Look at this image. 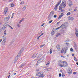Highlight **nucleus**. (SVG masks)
I'll return each mask as SVG.
<instances>
[{
    "instance_id": "obj_1",
    "label": "nucleus",
    "mask_w": 78,
    "mask_h": 78,
    "mask_svg": "<svg viewBox=\"0 0 78 78\" xmlns=\"http://www.w3.org/2000/svg\"><path fill=\"white\" fill-rule=\"evenodd\" d=\"M66 6V2L65 0H63L62 3L59 6V9L61 10L63 8H65Z\"/></svg>"
},
{
    "instance_id": "obj_2",
    "label": "nucleus",
    "mask_w": 78,
    "mask_h": 78,
    "mask_svg": "<svg viewBox=\"0 0 78 78\" xmlns=\"http://www.w3.org/2000/svg\"><path fill=\"white\" fill-rule=\"evenodd\" d=\"M23 50V49L22 48L21 49V50L19 52V53L18 54L17 56L16 57L14 61V62H16L18 60V57H19L21 55V53H22Z\"/></svg>"
},
{
    "instance_id": "obj_3",
    "label": "nucleus",
    "mask_w": 78,
    "mask_h": 78,
    "mask_svg": "<svg viewBox=\"0 0 78 78\" xmlns=\"http://www.w3.org/2000/svg\"><path fill=\"white\" fill-rule=\"evenodd\" d=\"M68 50V47H65L63 48H62V50H61V53H64L65 54L66 52H67V51Z\"/></svg>"
},
{
    "instance_id": "obj_4",
    "label": "nucleus",
    "mask_w": 78,
    "mask_h": 78,
    "mask_svg": "<svg viewBox=\"0 0 78 78\" xmlns=\"http://www.w3.org/2000/svg\"><path fill=\"white\" fill-rule=\"evenodd\" d=\"M38 75L39 76L38 78H42L45 76V75L44 74V72H39Z\"/></svg>"
},
{
    "instance_id": "obj_5",
    "label": "nucleus",
    "mask_w": 78,
    "mask_h": 78,
    "mask_svg": "<svg viewBox=\"0 0 78 78\" xmlns=\"http://www.w3.org/2000/svg\"><path fill=\"white\" fill-rule=\"evenodd\" d=\"M44 57H43L42 58H41L39 60H38L37 61V64H40L41 63V62H42L44 61Z\"/></svg>"
},
{
    "instance_id": "obj_6",
    "label": "nucleus",
    "mask_w": 78,
    "mask_h": 78,
    "mask_svg": "<svg viewBox=\"0 0 78 78\" xmlns=\"http://www.w3.org/2000/svg\"><path fill=\"white\" fill-rule=\"evenodd\" d=\"M61 0H60L59 2H58L57 3V4L55 6L54 9H55V10H56L58 8V6L60 5V3H61Z\"/></svg>"
},
{
    "instance_id": "obj_7",
    "label": "nucleus",
    "mask_w": 78,
    "mask_h": 78,
    "mask_svg": "<svg viewBox=\"0 0 78 78\" xmlns=\"http://www.w3.org/2000/svg\"><path fill=\"white\" fill-rule=\"evenodd\" d=\"M8 9L7 8H6L4 10V12H3V14L4 15H6V14H7L8 13Z\"/></svg>"
},
{
    "instance_id": "obj_8",
    "label": "nucleus",
    "mask_w": 78,
    "mask_h": 78,
    "mask_svg": "<svg viewBox=\"0 0 78 78\" xmlns=\"http://www.w3.org/2000/svg\"><path fill=\"white\" fill-rule=\"evenodd\" d=\"M6 37H5L3 38V40L2 42V44H4L6 42Z\"/></svg>"
},
{
    "instance_id": "obj_9",
    "label": "nucleus",
    "mask_w": 78,
    "mask_h": 78,
    "mask_svg": "<svg viewBox=\"0 0 78 78\" xmlns=\"http://www.w3.org/2000/svg\"><path fill=\"white\" fill-rule=\"evenodd\" d=\"M10 18V17L9 16L6 17L4 19V21H5V22H7L8 20H9Z\"/></svg>"
},
{
    "instance_id": "obj_10",
    "label": "nucleus",
    "mask_w": 78,
    "mask_h": 78,
    "mask_svg": "<svg viewBox=\"0 0 78 78\" xmlns=\"http://www.w3.org/2000/svg\"><path fill=\"white\" fill-rule=\"evenodd\" d=\"M63 64L64 67H67V63L66 62H63Z\"/></svg>"
},
{
    "instance_id": "obj_11",
    "label": "nucleus",
    "mask_w": 78,
    "mask_h": 78,
    "mask_svg": "<svg viewBox=\"0 0 78 78\" xmlns=\"http://www.w3.org/2000/svg\"><path fill=\"white\" fill-rule=\"evenodd\" d=\"M75 34L76 36L77 37H78V30H77V28H75Z\"/></svg>"
},
{
    "instance_id": "obj_12",
    "label": "nucleus",
    "mask_w": 78,
    "mask_h": 78,
    "mask_svg": "<svg viewBox=\"0 0 78 78\" xmlns=\"http://www.w3.org/2000/svg\"><path fill=\"white\" fill-rule=\"evenodd\" d=\"M68 19L69 20H74V18L71 16H69L68 17Z\"/></svg>"
},
{
    "instance_id": "obj_13",
    "label": "nucleus",
    "mask_w": 78,
    "mask_h": 78,
    "mask_svg": "<svg viewBox=\"0 0 78 78\" xmlns=\"http://www.w3.org/2000/svg\"><path fill=\"white\" fill-rule=\"evenodd\" d=\"M56 48L58 50H61V46L60 45H58L56 46Z\"/></svg>"
},
{
    "instance_id": "obj_14",
    "label": "nucleus",
    "mask_w": 78,
    "mask_h": 78,
    "mask_svg": "<svg viewBox=\"0 0 78 78\" xmlns=\"http://www.w3.org/2000/svg\"><path fill=\"white\" fill-rule=\"evenodd\" d=\"M68 4L69 5V6H71L72 4V2L71 1H69L68 2Z\"/></svg>"
},
{
    "instance_id": "obj_15",
    "label": "nucleus",
    "mask_w": 78,
    "mask_h": 78,
    "mask_svg": "<svg viewBox=\"0 0 78 78\" xmlns=\"http://www.w3.org/2000/svg\"><path fill=\"white\" fill-rule=\"evenodd\" d=\"M65 27L66 26H65V24H63L60 26V27H62V29H64V28H65Z\"/></svg>"
},
{
    "instance_id": "obj_16",
    "label": "nucleus",
    "mask_w": 78,
    "mask_h": 78,
    "mask_svg": "<svg viewBox=\"0 0 78 78\" xmlns=\"http://www.w3.org/2000/svg\"><path fill=\"white\" fill-rule=\"evenodd\" d=\"M54 15V12L53 11H52L51 12L50 14V17H52Z\"/></svg>"
},
{
    "instance_id": "obj_17",
    "label": "nucleus",
    "mask_w": 78,
    "mask_h": 78,
    "mask_svg": "<svg viewBox=\"0 0 78 78\" xmlns=\"http://www.w3.org/2000/svg\"><path fill=\"white\" fill-rule=\"evenodd\" d=\"M25 64L24 63H22L21 65L20 66L21 67H25Z\"/></svg>"
},
{
    "instance_id": "obj_18",
    "label": "nucleus",
    "mask_w": 78,
    "mask_h": 78,
    "mask_svg": "<svg viewBox=\"0 0 78 78\" xmlns=\"http://www.w3.org/2000/svg\"><path fill=\"white\" fill-rule=\"evenodd\" d=\"M8 23H6L4 24V27H7V26H8Z\"/></svg>"
},
{
    "instance_id": "obj_19",
    "label": "nucleus",
    "mask_w": 78,
    "mask_h": 78,
    "mask_svg": "<svg viewBox=\"0 0 78 78\" xmlns=\"http://www.w3.org/2000/svg\"><path fill=\"white\" fill-rule=\"evenodd\" d=\"M58 65L59 66H60V67H64L63 65H62L61 64H60V63L58 64Z\"/></svg>"
},
{
    "instance_id": "obj_20",
    "label": "nucleus",
    "mask_w": 78,
    "mask_h": 78,
    "mask_svg": "<svg viewBox=\"0 0 78 78\" xmlns=\"http://www.w3.org/2000/svg\"><path fill=\"white\" fill-rule=\"evenodd\" d=\"M55 34V33H54V31L52 30L51 32V35L53 36V34Z\"/></svg>"
},
{
    "instance_id": "obj_21",
    "label": "nucleus",
    "mask_w": 78,
    "mask_h": 78,
    "mask_svg": "<svg viewBox=\"0 0 78 78\" xmlns=\"http://www.w3.org/2000/svg\"><path fill=\"white\" fill-rule=\"evenodd\" d=\"M52 49H50V54H51L52 53Z\"/></svg>"
},
{
    "instance_id": "obj_22",
    "label": "nucleus",
    "mask_w": 78,
    "mask_h": 78,
    "mask_svg": "<svg viewBox=\"0 0 78 78\" xmlns=\"http://www.w3.org/2000/svg\"><path fill=\"white\" fill-rule=\"evenodd\" d=\"M11 7H14V4H13V3H11Z\"/></svg>"
},
{
    "instance_id": "obj_23",
    "label": "nucleus",
    "mask_w": 78,
    "mask_h": 78,
    "mask_svg": "<svg viewBox=\"0 0 78 78\" xmlns=\"http://www.w3.org/2000/svg\"><path fill=\"white\" fill-rule=\"evenodd\" d=\"M36 55H37V54H34L32 58H35L36 56Z\"/></svg>"
},
{
    "instance_id": "obj_24",
    "label": "nucleus",
    "mask_w": 78,
    "mask_h": 78,
    "mask_svg": "<svg viewBox=\"0 0 78 78\" xmlns=\"http://www.w3.org/2000/svg\"><path fill=\"white\" fill-rule=\"evenodd\" d=\"M42 56V55L40 54H39L38 56V58H41V56Z\"/></svg>"
},
{
    "instance_id": "obj_25",
    "label": "nucleus",
    "mask_w": 78,
    "mask_h": 78,
    "mask_svg": "<svg viewBox=\"0 0 78 78\" xmlns=\"http://www.w3.org/2000/svg\"><path fill=\"white\" fill-rule=\"evenodd\" d=\"M25 9H26V7H24L23 8V11H25Z\"/></svg>"
},
{
    "instance_id": "obj_26",
    "label": "nucleus",
    "mask_w": 78,
    "mask_h": 78,
    "mask_svg": "<svg viewBox=\"0 0 78 78\" xmlns=\"http://www.w3.org/2000/svg\"><path fill=\"white\" fill-rule=\"evenodd\" d=\"M23 20V19H22L20 20V22H19L20 24V23H21Z\"/></svg>"
},
{
    "instance_id": "obj_27",
    "label": "nucleus",
    "mask_w": 78,
    "mask_h": 78,
    "mask_svg": "<svg viewBox=\"0 0 78 78\" xmlns=\"http://www.w3.org/2000/svg\"><path fill=\"white\" fill-rule=\"evenodd\" d=\"M74 60H75V61H77V59H76V57H74Z\"/></svg>"
},
{
    "instance_id": "obj_28",
    "label": "nucleus",
    "mask_w": 78,
    "mask_h": 78,
    "mask_svg": "<svg viewBox=\"0 0 78 78\" xmlns=\"http://www.w3.org/2000/svg\"><path fill=\"white\" fill-rule=\"evenodd\" d=\"M62 17V16H61V15H60L58 17V19H60V18H61V17Z\"/></svg>"
},
{
    "instance_id": "obj_29",
    "label": "nucleus",
    "mask_w": 78,
    "mask_h": 78,
    "mask_svg": "<svg viewBox=\"0 0 78 78\" xmlns=\"http://www.w3.org/2000/svg\"><path fill=\"white\" fill-rule=\"evenodd\" d=\"M48 66H49V63H47L46 65V67H48Z\"/></svg>"
},
{
    "instance_id": "obj_30",
    "label": "nucleus",
    "mask_w": 78,
    "mask_h": 78,
    "mask_svg": "<svg viewBox=\"0 0 78 78\" xmlns=\"http://www.w3.org/2000/svg\"><path fill=\"white\" fill-rule=\"evenodd\" d=\"M23 4H24V2L22 1L20 3V5H23Z\"/></svg>"
},
{
    "instance_id": "obj_31",
    "label": "nucleus",
    "mask_w": 78,
    "mask_h": 78,
    "mask_svg": "<svg viewBox=\"0 0 78 78\" xmlns=\"http://www.w3.org/2000/svg\"><path fill=\"white\" fill-rule=\"evenodd\" d=\"M67 16H69V15H70V12H68L66 14Z\"/></svg>"
},
{
    "instance_id": "obj_32",
    "label": "nucleus",
    "mask_w": 78,
    "mask_h": 78,
    "mask_svg": "<svg viewBox=\"0 0 78 78\" xmlns=\"http://www.w3.org/2000/svg\"><path fill=\"white\" fill-rule=\"evenodd\" d=\"M6 27L5 26H3V27H2V29L3 30H5V29H6Z\"/></svg>"
},
{
    "instance_id": "obj_33",
    "label": "nucleus",
    "mask_w": 78,
    "mask_h": 78,
    "mask_svg": "<svg viewBox=\"0 0 78 78\" xmlns=\"http://www.w3.org/2000/svg\"><path fill=\"white\" fill-rule=\"evenodd\" d=\"M59 28H61V26H60V27H59L56 28L55 29V30H58V29H59Z\"/></svg>"
},
{
    "instance_id": "obj_34",
    "label": "nucleus",
    "mask_w": 78,
    "mask_h": 78,
    "mask_svg": "<svg viewBox=\"0 0 78 78\" xmlns=\"http://www.w3.org/2000/svg\"><path fill=\"white\" fill-rule=\"evenodd\" d=\"M45 46V44H43L40 46V48H42L43 47Z\"/></svg>"
},
{
    "instance_id": "obj_35",
    "label": "nucleus",
    "mask_w": 78,
    "mask_h": 78,
    "mask_svg": "<svg viewBox=\"0 0 78 78\" xmlns=\"http://www.w3.org/2000/svg\"><path fill=\"white\" fill-rule=\"evenodd\" d=\"M53 22V20H51L49 22V23H51V22Z\"/></svg>"
},
{
    "instance_id": "obj_36",
    "label": "nucleus",
    "mask_w": 78,
    "mask_h": 78,
    "mask_svg": "<svg viewBox=\"0 0 78 78\" xmlns=\"http://www.w3.org/2000/svg\"><path fill=\"white\" fill-rule=\"evenodd\" d=\"M56 17H57V15H54V18H56Z\"/></svg>"
},
{
    "instance_id": "obj_37",
    "label": "nucleus",
    "mask_w": 78,
    "mask_h": 78,
    "mask_svg": "<svg viewBox=\"0 0 78 78\" xmlns=\"http://www.w3.org/2000/svg\"><path fill=\"white\" fill-rule=\"evenodd\" d=\"M60 22H61V21H59V22H58L57 23V25H59V24L60 23Z\"/></svg>"
},
{
    "instance_id": "obj_38",
    "label": "nucleus",
    "mask_w": 78,
    "mask_h": 78,
    "mask_svg": "<svg viewBox=\"0 0 78 78\" xmlns=\"http://www.w3.org/2000/svg\"><path fill=\"white\" fill-rule=\"evenodd\" d=\"M77 11V9L76 8H75V9H74V11Z\"/></svg>"
},
{
    "instance_id": "obj_39",
    "label": "nucleus",
    "mask_w": 78,
    "mask_h": 78,
    "mask_svg": "<svg viewBox=\"0 0 78 78\" xmlns=\"http://www.w3.org/2000/svg\"><path fill=\"white\" fill-rule=\"evenodd\" d=\"M51 69L50 68H48L47 69H45V70H48V69Z\"/></svg>"
},
{
    "instance_id": "obj_40",
    "label": "nucleus",
    "mask_w": 78,
    "mask_h": 78,
    "mask_svg": "<svg viewBox=\"0 0 78 78\" xmlns=\"http://www.w3.org/2000/svg\"><path fill=\"white\" fill-rule=\"evenodd\" d=\"M70 51H73V48H70Z\"/></svg>"
},
{
    "instance_id": "obj_41",
    "label": "nucleus",
    "mask_w": 78,
    "mask_h": 78,
    "mask_svg": "<svg viewBox=\"0 0 78 78\" xmlns=\"http://www.w3.org/2000/svg\"><path fill=\"white\" fill-rule=\"evenodd\" d=\"M17 27H20V24H18L17 25Z\"/></svg>"
},
{
    "instance_id": "obj_42",
    "label": "nucleus",
    "mask_w": 78,
    "mask_h": 78,
    "mask_svg": "<svg viewBox=\"0 0 78 78\" xmlns=\"http://www.w3.org/2000/svg\"><path fill=\"white\" fill-rule=\"evenodd\" d=\"M61 76H62L61 74L59 73V77H61Z\"/></svg>"
},
{
    "instance_id": "obj_43",
    "label": "nucleus",
    "mask_w": 78,
    "mask_h": 78,
    "mask_svg": "<svg viewBox=\"0 0 78 78\" xmlns=\"http://www.w3.org/2000/svg\"><path fill=\"white\" fill-rule=\"evenodd\" d=\"M41 37V36H39L37 38V39L38 40H39V37Z\"/></svg>"
},
{
    "instance_id": "obj_44",
    "label": "nucleus",
    "mask_w": 78,
    "mask_h": 78,
    "mask_svg": "<svg viewBox=\"0 0 78 78\" xmlns=\"http://www.w3.org/2000/svg\"><path fill=\"white\" fill-rule=\"evenodd\" d=\"M73 74H74V75H75L76 74V73L75 72H74L73 73Z\"/></svg>"
},
{
    "instance_id": "obj_45",
    "label": "nucleus",
    "mask_w": 78,
    "mask_h": 78,
    "mask_svg": "<svg viewBox=\"0 0 78 78\" xmlns=\"http://www.w3.org/2000/svg\"><path fill=\"white\" fill-rule=\"evenodd\" d=\"M13 1V0H9V2H12Z\"/></svg>"
},
{
    "instance_id": "obj_46",
    "label": "nucleus",
    "mask_w": 78,
    "mask_h": 78,
    "mask_svg": "<svg viewBox=\"0 0 78 78\" xmlns=\"http://www.w3.org/2000/svg\"><path fill=\"white\" fill-rule=\"evenodd\" d=\"M42 35H44V33H42L41 35H40L41 37L42 36Z\"/></svg>"
},
{
    "instance_id": "obj_47",
    "label": "nucleus",
    "mask_w": 78,
    "mask_h": 78,
    "mask_svg": "<svg viewBox=\"0 0 78 78\" xmlns=\"http://www.w3.org/2000/svg\"><path fill=\"white\" fill-rule=\"evenodd\" d=\"M61 16H64V13H62L61 14V15H60Z\"/></svg>"
},
{
    "instance_id": "obj_48",
    "label": "nucleus",
    "mask_w": 78,
    "mask_h": 78,
    "mask_svg": "<svg viewBox=\"0 0 78 78\" xmlns=\"http://www.w3.org/2000/svg\"><path fill=\"white\" fill-rule=\"evenodd\" d=\"M72 55L73 56H75V54H72Z\"/></svg>"
},
{
    "instance_id": "obj_49",
    "label": "nucleus",
    "mask_w": 78,
    "mask_h": 78,
    "mask_svg": "<svg viewBox=\"0 0 78 78\" xmlns=\"http://www.w3.org/2000/svg\"><path fill=\"white\" fill-rule=\"evenodd\" d=\"M15 13H13L12 14V16H14V14Z\"/></svg>"
},
{
    "instance_id": "obj_50",
    "label": "nucleus",
    "mask_w": 78,
    "mask_h": 78,
    "mask_svg": "<svg viewBox=\"0 0 78 78\" xmlns=\"http://www.w3.org/2000/svg\"><path fill=\"white\" fill-rule=\"evenodd\" d=\"M44 24H44V23H43L41 25V27H43V25H44Z\"/></svg>"
},
{
    "instance_id": "obj_51",
    "label": "nucleus",
    "mask_w": 78,
    "mask_h": 78,
    "mask_svg": "<svg viewBox=\"0 0 78 78\" xmlns=\"http://www.w3.org/2000/svg\"><path fill=\"white\" fill-rule=\"evenodd\" d=\"M65 76V75H64V74H63L62 75V76Z\"/></svg>"
},
{
    "instance_id": "obj_52",
    "label": "nucleus",
    "mask_w": 78,
    "mask_h": 78,
    "mask_svg": "<svg viewBox=\"0 0 78 78\" xmlns=\"http://www.w3.org/2000/svg\"><path fill=\"white\" fill-rule=\"evenodd\" d=\"M37 71H39V69H37Z\"/></svg>"
},
{
    "instance_id": "obj_53",
    "label": "nucleus",
    "mask_w": 78,
    "mask_h": 78,
    "mask_svg": "<svg viewBox=\"0 0 78 78\" xmlns=\"http://www.w3.org/2000/svg\"><path fill=\"white\" fill-rule=\"evenodd\" d=\"M66 45H69V43H66Z\"/></svg>"
},
{
    "instance_id": "obj_54",
    "label": "nucleus",
    "mask_w": 78,
    "mask_h": 78,
    "mask_svg": "<svg viewBox=\"0 0 78 78\" xmlns=\"http://www.w3.org/2000/svg\"><path fill=\"white\" fill-rule=\"evenodd\" d=\"M2 39H0V42H2Z\"/></svg>"
},
{
    "instance_id": "obj_55",
    "label": "nucleus",
    "mask_w": 78,
    "mask_h": 78,
    "mask_svg": "<svg viewBox=\"0 0 78 78\" xmlns=\"http://www.w3.org/2000/svg\"><path fill=\"white\" fill-rule=\"evenodd\" d=\"M59 35H60V34H59V35H56V37H58V36H59Z\"/></svg>"
},
{
    "instance_id": "obj_56",
    "label": "nucleus",
    "mask_w": 78,
    "mask_h": 78,
    "mask_svg": "<svg viewBox=\"0 0 78 78\" xmlns=\"http://www.w3.org/2000/svg\"><path fill=\"white\" fill-rule=\"evenodd\" d=\"M13 74L14 75H16V73H13Z\"/></svg>"
},
{
    "instance_id": "obj_57",
    "label": "nucleus",
    "mask_w": 78,
    "mask_h": 78,
    "mask_svg": "<svg viewBox=\"0 0 78 78\" xmlns=\"http://www.w3.org/2000/svg\"><path fill=\"white\" fill-rule=\"evenodd\" d=\"M11 29H12V30H13V28L12 27H10Z\"/></svg>"
},
{
    "instance_id": "obj_58",
    "label": "nucleus",
    "mask_w": 78,
    "mask_h": 78,
    "mask_svg": "<svg viewBox=\"0 0 78 78\" xmlns=\"http://www.w3.org/2000/svg\"><path fill=\"white\" fill-rule=\"evenodd\" d=\"M69 73H70V74L72 73V72H69Z\"/></svg>"
},
{
    "instance_id": "obj_59",
    "label": "nucleus",
    "mask_w": 78,
    "mask_h": 78,
    "mask_svg": "<svg viewBox=\"0 0 78 78\" xmlns=\"http://www.w3.org/2000/svg\"><path fill=\"white\" fill-rule=\"evenodd\" d=\"M8 27H9L10 28V27H11V26H10V25H8Z\"/></svg>"
},
{
    "instance_id": "obj_60",
    "label": "nucleus",
    "mask_w": 78,
    "mask_h": 78,
    "mask_svg": "<svg viewBox=\"0 0 78 78\" xmlns=\"http://www.w3.org/2000/svg\"><path fill=\"white\" fill-rule=\"evenodd\" d=\"M4 34H5V35H6V33H4Z\"/></svg>"
},
{
    "instance_id": "obj_61",
    "label": "nucleus",
    "mask_w": 78,
    "mask_h": 78,
    "mask_svg": "<svg viewBox=\"0 0 78 78\" xmlns=\"http://www.w3.org/2000/svg\"><path fill=\"white\" fill-rule=\"evenodd\" d=\"M64 11V10H62V12H63Z\"/></svg>"
},
{
    "instance_id": "obj_62",
    "label": "nucleus",
    "mask_w": 78,
    "mask_h": 78,
    "mask_svg": "<svg viewBox=\"0 0 78 78\" xmlns=\"http://www.w3.org/2000/svg\"><path fill=\"white\" fill-rule=\"evenodd\" d=\"M5 37V35H4V36H2V37Z\"/></svg>"
},
{
    "instance_id": "obj_63",
    "label": "nucleus",
    "mask_w": 78,
    "mask_h": 78,
    "mask_svg": "<svg viewBox=\"0 0 78 78\" xmlns=\"http://www.w3.org/2000/svg\"><path fill=\"white\" fill-rule=\"evenodd\" d=\"M76 64L77 65V66H78V62H77L76 63Z\"/></svg>"
},
{
    "instance_id": "obj_64",
    "label": "nucleus",
    "mask_w": 78,
    "mask_h": 78,
    "mask_svg": "<svg viewBox=\"0 0 78 78\" xmlns=\"http://www.w3.org/2000/svg\"><path fill=\"white\" fill-rule=\"evenodd\" d=\"M13 16H12L11 17V19H12V18H13Z\"/></svg>"
}]
</instances>
